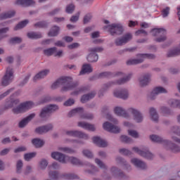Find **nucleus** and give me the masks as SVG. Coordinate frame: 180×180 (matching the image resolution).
Masks as SVG:
<instances>
[{
  "label": "nucleus",
  "mask_w": 180,
  "mask_h": 180,
  "mask_svg": "<svg viewBox=\"0 0 180 180\" xmlns=\"http://www.w3.org/2000/svg\"><path fill=\"white\" fill-rule=\"evenodd\" d=\"M71 81H72V77H62L53 83L51 86V89H57V88H60L61 85H63V86L61 88V92L72 91V89H75V88L78 86V83H71Z\"/></svg>",
  "instance_id": "1"
},
{
  "label": "nucleus",
  "mask_w": 180,
  "mask_h": 180,
  "mask_svg": "<svg viewBox=\"0 0 180 180\" xmlns=\"http://www.w3.org/2000/svg\"><path fill=\"white\" fill-rule=\"evenodd\" d=\"M51 157L53 160H56V161H58L61 164H68L69 162L72 165H76V167H82L84 165V163L79 158L65 155V154L60 152H52Z\"/></svg>",
  "instance_id": "2"
},
{
  "label": "nucleus",
  "mask_w": 180,
  "mask_h": 180,
  "mask_svg": "<svg viewBox=\"0 0 180 180\" xmlns=\"http://www.w3.org/2000/svg\"><path fill=\"white\" fill-rule=\"evenodd\" d=\"M132 74L129 73L127 75L124 76V73L122 72H117L114 75L113 77H116L117 78H120L115 81L108 82V83L103 85V89H109L113 85H123V84H126V82H129L130 79H131Z\"/></svg>",
  "instance_id": "3"
},
{
  "label": "nucleus",
  "mask_w": 180,
  "mask_h": 180,
  "mask_svg": "<svg viewBox=\"0 0 180 180\" xmlns=\"http://www.w3.org/2000/svg\"><path fill=\"white\" fill-rule=\"evenodd\" d=\"M145 58L149 60H154L155 55L151 53H139L136 55V58L129 59L127 61V65H136L137 64H141L144 62Z\"/></svg>",
  "instance_id": "4"
},
{
  "label": "nucleus",
  "mask_w": 180,
  "mask_h": 180,
  "mask_svg": "<svg viewBox=\"0 0 180 180\" xmlns=\"http://www.w3.org/2000/svg\"><path fill=\"white\" fill-rule=\"evenodd\" d=\"M103 29L108 32L111 36H115V34L120 36L124 32V28L122 24H111L104 27Z\"/></svg>",
  "instance_id": "5"
},
{
  "label": "nucleus",
  "mask_w": 180,
  "mask_h": 180,
  "mask_svg": "<svg viewBox=\"0 0 180 180\" xmlns=\"http://www.w3.org/2000/svg\"><path fill=\"white\" fill-rule=\"evenodd\" d=\"M14 72L12 67L9 66L6 68V73L1 79L2 86H8L13 82V78H15Z\"/></svg>",
  "instance_id": "6"
},
{
  "label": "nucleus",
  "mask_w": 180,
  "mask_h": 180,
  "mask_svg": "<svg viewBox=\"0 0 180 180\" xmlns=\"http://www.w3.org/2000/svg\"><path fill=\"white\" fill-rule=\"evenodd\" d=\"M34 106V103L32 101H27L20 104L17 108L13 109V113L18 115V113H23L27 112L30 109H32Z\"/></svg>",
  "instance_id": "7"
},
{
  "label": "nucleus",
  "mask_w": 180,
  "mask_h": 180,
  "mask_svg": "<svg viewBox=\"0 0 180 180\" xmlns=\"http://www.w3.org/2000/svg\"><path fill=\"white\" fill-rule=\"evenodd\" d=\"M132 151L141 155V157H143V158H147L148 160H153L154 158V154H153L148 148L144 147L142 149H140L139 147H133Z\"/></svg>",
  "instance_id": "8"
},
{
  "label": "nucleus",
  "mask_w": 180,
  "mask_h": 180,
  "mask_svg": "<svg viewBox=\"0 0 180 180\" xmlns=\"http://www.w3.org/2000/svg\"><path fill=\"white\" fill-rule=\"evenodd\" d=\"M89 51L90 53L88 55L86 60L89 63H96L98 61V54L96 53H101V51H103V48L102 47H96L91 48Z\"/></svg>",
  "instance_id": "9"
},
{
  "label": "nucleus",
  "mask_w": 180,
  "mask_h": 180,
  "mask_svg": "<svg viewBox=\"0 0 180 180\" xmlns=\"http://www.w3.org/2000/svg\"><path fill=\"white\" fill-rule=\"evenodd\" d=\"M44 56L50 57L54 56V57H58V58H61L64 56V51L63 50L57 51V47L48 48L44 50Z\"/></svg>",
  "instance_id": "10"
},
{
  "label": "nucleus",
  "mask_w": 180,
  "mask_h": 180,
  "mask_svg": "<svg viewBox=\"0 0 180 180\" xmlns=\"http://www.w3.org/2000/svg\"><path fill=\"white\" fill-rule=\"evenodd\" d=\"M115 115L120 116V117H124V119H131V115L129 112V108L127 110L122 106H116L113 109Z\"/></svg>",
  "instance_id": "11"
},
{
  "label": "nucleus",
  "mask_w": 180,
  "mask_h": 180,
  "mask_svg": "<svg viewBox=\"0 0 180 180\" xmlns=\"http://www.w3.org/2000/svg\"><path fill=\"white\" fill-rule=\"evenodd\" d=\"M151 33L153 36H162L155 39V41H158V43H161L167 40V37H165V35L167 34V30H165V29L164 28L153 29L152 30Z\"/></svg>",
  "instance_id": "12"
},
{
  "label": "nucleus",
  "mask_w": 180,
  "mask_h": 180,
  "mask_svg": "<svg viewBox=\"0 0 180 180\" xmlns=\"http://www.w3.org/2000/svg\"><path fill=\"white\" fill-rule=\"evenodd\" d=\"M133 39V34L127 33L124 34L122 37H117L115 39V44L117 46H124L127 44Z\"/></svg>",
  "instance_id": "13"
},
{
  "label": "nucleus",
  "mask_w": 180,
  "mask_h": 180,
  "mask_svg": "<svg viewBox=\"0 0 180 180\" xmlns=\"http://www.w3.org/2000/svg\"><path fill=\"white\" fill-rule=\"evenodd\" d=\"M112 95L113 96H115V98L123 99V101L129 99V90H127V89H115L112 91Z\"/></svg>",
  "instance_id": "14"
},
{
  "label": "nucleus",
  "mask_w": 180,
  "mask_h": 180,
  "mask_svg": "<svg viewBox=\"0 0 180 180\" xmlns=\"http://www.w3.org/2000/svg\"><path fill=\"white\" fill-rule=\"evenodd\" d=\"M128 112L129 115H132L134 117V120L136 123H141L143 122L144 117L140 110H137L135 108L131 107L129 108Z\"/></svg>",
  "instance_id": "15"
},
{
  "label": "nucleus",
  "mask_w": 180,
  "mask_h": 180,
  "mask_svg": "<svg viewBox=\"0 0 180 180\" xmlns=\"http://www.w3.org/2000/svg\"><path fill=\"white\" fill-rule=\"evenodd\" d=\"M65 134L67 136H70L71 137H78L79 139H84V140H88L89 136L88 134L77 130H70L65 131Z\"/></svg>",
  "instance_id": "16"
},
{
  "label": "nucleus",
  "mask_w": 180,
  "mask_h": 180,
  "mask_svg": "<svg viewBox=\"0 0 180 180\" xmlns=\"http://www.w3.org/2000/svg\"><path fill=\"white\" fill-rule=\"evenodd\" d=\"M103 128L106 131H110V133H120V128L117 126L112 125L109 122H105L103 124Z\"/></svg>",
  "instance_id": "17"
},
{
  "label": "nucleus",
  "mask_w": 180,
  "mask_h": 180,
  "mask_svg": "<svg viewBox=\"0 0 180 180\" xmlns=\"http://www.w3.org/2000/svg\"><path fill=\"white\" fill-rule=\"evenodd\" d=\"M151 82V75L150 74H145L141 77L139 78V86L141 88H144V86H147L148 84Z\"/></svg>",
  "instance_id": "18"
},
{
  "label": "nucleus",
  "mask_w": 180,
  "mask_h": 180,
  "mask_svg": "<svg viewBox=\"0 0 180 180\" xmlns=\"http://www.w3.org/2000/svg\"><path fill=\"white\" fill-rule=\"evenodd\" d=\"M150 139L151 141L153 143H159L160 144H162L164 147H167V144H169V141L167 139H164V138H162L161 136L158 135H150Z\"/></svg>",
  "instance_id": "19"
},
{
  "label": "nucleus",
  "mask_w": 180,
  "mask_h": 180,
  "mask_svg": "<svg viewBox=\"0 0 180 180\" xmlns=\"http://www.w3.org/2000/svg\"><path fill=\"white\" fill-rule=\"evenodd\" d=\"M34 117H36V113L30 114V115H28L27 117H26L25 118H24L22 120H21L19 122L18 127L20 129H23V127H26V126H27L29 122L30 121L33 120V119H34Z\"/></svg>",
  "instance_id": "20"
},
{
  "label": "nucleus",
  "mask_w": 180,
  "mask_h": 180,
  "mask_svg": "<svg viewBox=\"0 0 180 180\" xmlns=\"http://www.w3.org/2000/svg\"><path fill=\"white\" fill-rule=\"evenodd\" d=\"M48 176L49 179L52 180L64 179V173L61 174L57 171H49Z\"/></svg>",
  "instance_id": "21"
},
{
  "label": "nucleus",
  "mask_w": 180,
  "mask_h": 180,
  "mask_svg": "<svg viewBox=\"0 0 180 180\" xmlns=\"http://www.w3.org/2000/svg\"><path fill=\"white\" fill-rule=\"evenodd\" d=\"M50 74V70L46 69L42 71L38 72L35 76L33 77V81L36 82V81H39L40 79H43V78H46L47 75Z\"/></svg>",
  "instance_id": "22"
},
{
  "label": "nucleus",
  "mask_w": 180,
  "mask_h": 180,
  "mask_svg": "<svg viewBox=\"0 0 180 180\" xmlns=\"http://www.w3.org/2000/svg\"><path fill=\"white\" fill-rule=\"evenodd\" d=\"M77 126L79 127H82V129H84L85 130H89V131H95V130L96 129L95 128V125L91 124L85 122H79L77 123Z\"/></svg>",
  "instance_id": "23"
},
{
  "label": "nucleus",
  "mask_w": 180,
  "mask_h": 180,
  "mask_svg": "<svg viewBox=\"0 0 180 180\" xmlns=\"http://www.w3.org/2000/svg\"><path fill=\"white\" fill-rule=\"evenodd\" d=\"M19 103H20L19 98H14L13 96H11L6 101L8 108H14V109L19 105Z\"/></svg>",
  "instance_id": "24"
},
{
  "label": "nucleus",
  "mask_w": 180,
  "mask_h": 180,
  "mask_svg": "<svg viewBox=\"0 0 180 180\" xmlns=\"http://www.w3.org/2000/svg\"><path fill=\"white\" fill-rule=\"evenodd\" d=\"M131 164L136 167L137 168H141V169H146L147 168V165L144 162L134 158L131 160Z\"/></svg>",
  "instance_id": "25"
},
{
  "label": "nucleus",
  "mask_w": 180,
  "mask_h": 180,
  "mask_svg": "<svg viewBox=\"0 0 180 180\" xmlns=\"http://www.w3.org/2000/svg\"><path fill=\"white\" fill-rule=\"evenodd\" d=\"M93 143H94V144H97L98 147H108V141L98 136L93 138Z\"/></svg>",
  "instance_id": "26"
},
{
  "label": "nucleus",
  "mask_w": 180,
  "mask_h": 180,
  "mask_svg": "<svg viewBox=\"0 0 180 180\" xmlns=\"http://www.w3.org/2000/svg\"><path fill=\"white\" fill-rule=\"evenodd\" d=\"M149 115L150 119L152 120V122H158V119H160V117L158 116V112H157V110H155V108H149Z\"/></svg>",
  "instance_id": "27"
},
{
  "label": "nucleus",
  "mask_w": 180,
  "mask_h": 180,
  "mask_svg": "<svg viewBox=\"0 0 180 180\" xmlns=\"http://www.w3.org/2000/svg\"><path fill=\"white\" fill-rule=\"evenodd\" d=\"M92 71H94V69L92 68L91 64L84 63L82 67L79 75H84V74H90V72H92Z\"/></svg>",
  "instance_id": "28"
},
{
  "label": "nucleus",
  "mask_w": 180,
  "mask_h": 180,
  "mask_svg": "<svg viewBox=\"0 0 180 180\" xmlns=\"http://www.w3.org/2000/svg\"><path fill=\"white\" fill-rule=\"evenodd\" d=\"M167 150H171L172 153H180V146L176 145L175 143H171V141H169V143L167 146H165Z\"/></svg>",
  "instance_id": "29"
},
{
  "label": "nucleus",
  "mask_w": 180,
  "mask_h": 180,
  "mask_svg": "<svg viewBox=\"0 0 180 180\" xmlns=\"http://www.w3.org/2000/svg\"><path fill=\"white\" fill-rule=\"evenodd\" d=\"M96 95V92L95 91H92L88 94L83 95L81 98L82 103H85L86 102H88V101L93 99V98H95Z\"/></svg>",
  "instance_id": "30"
},
{
  "label": "nucleus",
  "mask_w": 180,
  "mask_h": 180,
  "mask_svg": "<svg viewBox=\"0 0 180 180\" xmlns=\"http://www.w3.org/2000/svg\"><path fill=\"white\" fill-rule=\"evenodd\" d=\"M32 144L35 148H41L44 146V141L43 139L35 138L32 140Z\"/></svg>",
  "instance_id": "31"
},
{
  "label": "nucleus",
  "mask_w": 180,
  "mask_h": 180,
  "mask_svg": "<svg viewBox=\"0 0 180 180\" xmlns=\"http://www.w3.org/2000/svg\"><path fill=\"white\" fill-rule=\"evenodd\" d=\"M36 4L33 0H17L15 5H21L22 6H30Z\"/></svg>",
  "instance_id": "32"
},
{
  "label": "nucleus",
  "mask_w": 180,
  "mask_h": 180,
  "mask_svg": "<svg viewBox=\"0 0 180 180\" xmlns=\"http://www.w3.org/2000/svg\"><path fill=\"white\" fill-rule=\"evenodd\" d=\"M63 179L78 180L81 179L79 176L75 173H63Z\"/></svg>",
  "instance_id": "33"
},
{
  "label": "nucleus",
  "mask_w": 180,
  "mask_h": 180,
  "mask_svg": "<svg viewBox=\"0 0 180 180\" xmlns=\"http://www.w3.org/2000/svg\"><path fill=\"white\" fill-rule=\"evenodd\" d=\"M178 56H180V48L170 49L167 51V57H169V58L176 57Z\"/></svg>",
  "instance_id": "34"
},
{
  "label": "nucleus",
  "mask_w": 180,
  "mask_h": 180,
  "mask_svg": "<svg viewBox=\"0 0 180 180\" xmlns=\"http://www.w3.org/2000/svg\"><path fill=\"white\" fill-rule=\"evenodd\" d=\"M58 33H60V27L53 26L48 33V36L49 37H56V36H58Z\"/></svg>",
  "instance_id": "35"
},
{
  "label": "nucleus",
  "mask_w": 180,
  "mask_h": 180,
  "mask_svg": "<svg viewBox=\"0 0 180 180\" xmlns=\"http://www.w3.org/2000/svg\"><path fill=\"white\" fill-rule=\"evenodd\" d=\"M116 162H117V164H120L122 162V164H124V169H127V171H130L131 169V166L127 164V162L123 160L121 157H117L116 158Z\"/></svg>",
  "instance_id": "36"
},
{
  "label": "nucleus",
  "mask_w": 180,
  "mask_h": 180,
  "mask_svg": "<svg viewBox=\"0 0 180 180\" xmlns=\"http://www.w3.org/2000/svg\"><path fill=\"white\" fill-rule=\"evenodd\" d=\"M15 13H16V12H15V11H8L7 13L0 15V20L9 19L11 18H13V16H15Z\"/></svg>",
  "instance_id": "37"
},
{
  "label": "nucleus",
  "mask_w": 180,
  "mask_h": 180,
  "mask_svg": "<svg viewBox=\"0 0 180 180\" xmlns=\"http://www.w3.org/2000/svg\"><path fill=\"white\" fill-rule=\"evenodd\" d=\"M59 151H62L63 153H66L67 154H75L77 150L70 147H59Z\"/></svg>",
  "instance_id": "38"
},
{
  "label": "nucleus",
  "mask_w": 180,
  "mask_h": 180,
  "mask_svg": "<svg viewBox=\"0 0 180 180\" xmlns=\"http://www.w3.org/2000/svg\"><path fill=\"white\" fill-rule=\"evenodd\" d=\"M82 113H84V108L79 107L72 110L68 115L71 117L75 116V115H82Z\"/></svg>",
  "instance_id": "39"
},
{
  "label": "nucleus",
  "mask_w": 180,
  "mask_h": 180,
  "mask_svg": "<svg viewBox=\"0 0 180 180\" xmlns=\"http://www.w3.org/2000/svg\"><path fill=\"white\" fill-rule=\"evenodd\" d=\"M169 105L171 108H177V109H180V100L170 99L169 101Z\"/></svg>",
  "instance_id": "40"
},
{
  "label": "nucleus",
  "mask_w": 180,
  "mask_h": 180,
  "mask_svg": "<svg viewBox=\"0 0 180 180\" xmlns=\"http://www.w3.org/2000/svg\"><path fill=\"white\" fill-rule=\"evenodd\" d=\"M38 167H39V169H42V170L46 169V168H47V167H49V161L46 159H41L39 162Z\"/></svg>",
  "instance_id": "41"
},
{
  "label": "nucleus",
  "mask_w": 180,
  "mask_h": 180,
  "mask_svg": "<svg viewBox=\"0 0 180 180\" xmlns=\"http://www.w3.org/2000/svg\"><path fill=\"white\" fill-rule=\"evenodd\" d=\"M49 116H50V112L48 111L47 108H43L39 114L41 119H42V120H46Z\"/></svg>",
  "instance_id": "42"
},
{
  "label": "nucleus",
  "mask_w": 180,
  "mask_h": 180,
  "mask_svg": "<svg viewBox=\"0 0 180 180\" xmlns=\"http://www.w3.org/2000/svg\"><path fill=\"white\" fill-rule=\"evenodd\" d=\"M75 11V4L72 3L68 4L65 7L66 13L72 14V13H74Z\"/></svg>",
  "instance_id": "43"
},
{
  "label": "nucleus",
  "mask_w": 180,
  "mask_h": 180,
  "mask_svg": "<svg viewBox=\"0 0 180 180\" xmlns=\"http://www.w3.org/2000/svg\"><path fill=\"white\" fill-rule=\"evenodd\" d=\"M27 36L29 39H41L42 37L41 34L37 33V32H28Z\"/></svg>",
  "instance_id": "44"
},
{
  "label": "nucleus",
  "mask_w": 180,
  "mask_h": 180,
  "mask_svg": "<svg viewBox=\"0 0 180 180\" xmlns=\"http://www.w3.org/2000/svg\"><path fill=\"white\" fill-rule=\"evenodd\" d=\"M29 23V20H25L21 22L18 23L15 27L14 30H20V29H23V27H26V25Z\"/></svg>",
  "instance_id": "45"
},
{
  "label": "nucleus",
  "mask_w": 180,
  "mask_h": 180,
  "mask_svg": "<svg viewBox=\"0 0 180 180\" xmlns=\"http://www.w3.org/2000/svg\"><path fill=\"white\" fill-rule=\"evenodd\" d=\"M161 113L163 116H171L172 115V112H171V110L167 107H162L160 108Z\"/></svg>",
  "instance_id": "46"
},
{
  "label": "nucleus",
  "mask_w": 180,
  "mask_h": 180,
  "mask_svg": "<svg viewBox=\"0 0 180 180\" xmlns=\"http://www.w3.org/2000/svg\"><path fill=\"white\" fill-rule=\"evenodd\" d=\"M153 91H155V92H156L157 95H160V94H167L168 92V91L167 90V89L162 87V86H158L155 87Z\"/></svg>",
  "instance_id": "47"
},
{
  "label": "nucleus",
  "mask_w": 180,
  "mask_h": 180,
  "mask_svg": "<svg viewBox=\"0 0 180 180\" xmlns=\"http://www.w3.org/2000/svg\"><path fill=\"white\" fill-rule=\"evenodd\" d=\"M128 134L129 136H131V137H133L134 139H139V137H140V134L138 133L137 131L134 129H129Z\"/></svg>",
  "instance_id": "48"
},
{
  "label": "nucleus",
  "mask_w": 180,
  "mask_h": 180,
  "mask_svg": "<svg viewBox=\"0 0 180 180\" xmlns=\"http://www.w3.org/2000/svg\"><path fill=\"white\" fill-rule=\"evenodd\" d=\"M23 168V161L18 160L16 163V172L17 174H20L22 172V169Z\"/></svg>",
  "instance_id": "49"
},
{
  "label": "nucleus",
  "mask_w": 180,
  "mask_h": 180,
  "mask_svg": "<svg viewBox=\"0 0 180 180\" xmlns=\"http://www.w3.org/2000/svg\"><path fill=\"white\" fill-rule=\"evenodd\" d=\"M8 32H9V27H8L0 29V40H2V39H5V37H6L5 33H8Z\"/></svg>",
  "instance_id": "50"
},
{
  "label": "nucleus",
  "mask_w": 180,
  "mask_h": 180,
  "mask_svg": "<svg viewBox=\"0 0 180 180\" xmlns=\"http://www.w3.org/2000/svg\"><path fill=\"white\" fill-rule=\"evenodd\" d=\"M86 89V88H85V87L78 88L76 91H72L70 94V95H72V96H77V95L82 94V92H84V91H85Z\"/></svg>",
  "instance_id": "51"
},
{
  "label": "nucleus",
  "mask_w": 180,
  "mask_h": 180,
  "mask_svg": "<svg viewBox=\"0 0 180 180\" xmlns=\"http://www.w3.org/2000/svg\"><path fill=\"white\" fill-rule=\"evenodd\" d=\"M34 157H36V152L26 153L24 155V160L25 161H30V160H32V158H34Z\"/></svg>",
  "instance_id": "52"
},
{
  "label": "nucleus",
  "mask_w": 180,
  "mask_h": 180,
  "mask_svg": "<svg viewBox=\"0 0 180 180\" xmlns=\"http://www.w3.org/2000/svg\"><path fill=\"white\" fill-rule=\"evenodd\" d=\"M120 141H122V143H133V139L131 138L126 136V135H122L120 136Z\"/></svg>",
  "instance_id": "53"
},
{
  "label": "nucleus",
  "mask_w": 180,
  "mask_h": 180,
  "mask_svg": "<svg viewBox=\"0 0 180 180\" xmlns=\"http://www.w3.org/2000/svg\"><path fill=\"white\" fill-rule=\"evenodd\" d=\"M46 110H48L49 113H53V112H56V110H58V105H50L46 107Z\"/></svg>",
  "instance_id": "54"
},
{
  "label": "nucleus",
  "mask_w": 180,
  "mask_h": 180,
  "mask_svg": "<svg viewBox=\"0 0 180 180\" xmlns=\"http://www.w3.org/2000/svg\"><path fill=\"white\" fill-rule=\"evenodd\" d=\"M95 162L101 169H108V166L101 161V160L95 159Z\"/></svg>",
  "instance_id": "55"
},
{
  "label": "nucleus",
  "mask_w": 180,
  "mask_h": 180,
  "mask_svg": "<svg viewBox=\"0 0 180 180\" xmlns=\"http://www.w3.org/2000/svg\"><path fill=\"white\" fill-rule=\"evenodd\" d=\"M82 154L84 155V157H86L87 158H94V154H92V152L88 149H84L82 150Z\"/></svg>",
  "instance_id": "56"
},
{
  "label": "nucleus",
  "mask_w": 180,
  "mask_h": 180,
  "mask_svg": "<svg viewBox=\"0 0 180 180\" xmlns=\"http://www.w3.org/2000/svg\"><path fill=\"white\" fill-rule=\"evenodd\" d=\"M79 15H81L80 12H77L75 15H72L70 19V21L72 23H75L77 22H78V20H79Z\"/></svg>",
  "instance_id": "57"
},
{
  "label": "nucleus",
  "mask_w": 180,
  "mask_h": 180,
  "mask_svg": "<svg viewBox=\"0 0 180 180\" xmlns=\"http://www.w3.org/2000/svg\"><path fill=\"white\" fill-rule=\"evenodd\" d=\"M44 131L45 133H49V131H51L53 130V126L52 124H48L46 125H44Z\"/></svg>",
  "instance_id": "58"
},
{
  "label": "nucleus",
  "mask_w": 180,
  "mask_h": 180,
  "mask_svg": "<svg viewBox=\"0 0 180 180\" xmlns=\"http://www.w3.org/2000/svg\"><path fill=\"white\" fill-rule=\"evenodd\" d=\"M10 42L12 43V44H16L18 43H22V38L18 37L11 38V40H10Z\"/></svg>",
  "instance_id": "59"
},
{
  "label": "nucleus",
  "mask_w": 180,
  "mask_h": 180,
  "mask_svg": "<svg viewBox=\"0 0 180 180\" xmlns=\"http://www.w3.org/2000/svg\"><path fill=\"white\" fill-rule=\"evenodd\" d=\"M26 150H27V148H26V146H20L14 149V153L15 154H18V153H23V151H26Z\"/></svg>",
  "instance_id": "60"
},
{
  "label": "nucleus",
  "mask_w": 180,
  "mask_h": 180,
  "mask_svg": "<svg viewBox=\"0 0 180 180\" xmlns=\"http://www.w3.org/2000/svg\"><path fill=\"white\" fill-rule=\"evenodd\" d=\"M10 152H11V148H4L0 151V155H1V157L8 155V154H9Z\"/></svg>",
  "instance_id": "61"
},
{
  "label": "nucleus",
  "mask_w": 180,
  "mask_h": 180,
  "mask_svg": "<svg viewBox=\"0 0 180 180\" xmlns=\"http://www.w3.org/2000/svg\"><path fill=\"white\" fill-rule=\"evenodd\" d=\"M33 171V167L30 165L26 166L24 170V175H29Z\"/></svg>",
  "instance_id": "62"
},
{
  "label": "nucleus",
  "mask_w": 180,
  "mask_h": 180,
  "mask_svg": "<svg viewBox=\"0 0 180 180\" xmlns=\"http://www.w3.org/2000/svg\"><path fill=\"white\" fill-rule=\"evenodd\" d=\"M80 117H81V119H87L88 120H92V119H94L93 114L81 115Z\"/></svg>",
  "instance_id": "63"
},
{
  "label": "nucleus",
  "mask_w": 180,
  "mask_h": 180,
  "mask_svg": "<svg viewBox=\"0 0 180 180\" xmlns=\"http://www.w3.org/2000/svg\"><path fill=\"white\" fill-rule=\"evenodd\" d=\"M35 133H37V134H46L44 131V127L43 126L37 127V129H35Z\"/></svg>",
  "instance_id": "64"
}]
</instances>
